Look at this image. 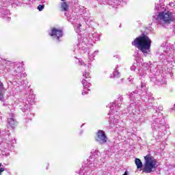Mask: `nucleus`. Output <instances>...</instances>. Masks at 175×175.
I'll list each match as a JSON object with an SVG mask.
<instances>
[{"mask_svg": "<svg viewBox=\"0 0 175 175\" xmlns=\"http://www.w3.org/2000/svg\"><path fill=\"white\" fill-rule=\"evenodd\" d=\"M5 172V168L1 167L0 168V175L1 174L2 172Z\"/></svg>", "mask_w": 175, "mask_h": 175, "instance_id": "nucleus-13", "label": "nucleus"}, {"mask_svg": "<svg viewBox=\"0 0 175 175\" xmlns=\"http://www.w3.org/2000/svg\"><path fill=\"white\" fill-rule=\"evenodd\" d=\"M145 163L143 168L144 173H152L158 168V161L151 154H147L144 157Z\"/></svg>", "mask_w": 175, "mask_h": 175, "instance_id": "nucleus-2", "label": "nucleus"}, {"mask_svg": "<svg viewBox=\"0 0 175 175\" xmlns=\"http://www.w3.org/2000/svg\"><path fill=\"white\" fill-rule=\"evenodd\" d=\"M49 36L56 38L57 40H59V38L64 36L62 28L57 29L56 27H52Z\"/></svg>", "mask_w": 175, "mask_h": 175, "instance_id": "nucleus-5", "label": "nucleus"}, {"mask_svg": "<svg viewBox=\"0 0 175 175\" xmlns=\"http://www.w3.org/2000/svg\"><path fill=\"white\" fill-rule=\"evenodd\" d=\"M95 140L96 142L100 143V144H105V143H107L109 138H107V136L103 130H99L96 133V137Z\"/></svg>", "mask_w": 175, "mask_h": 175, "instance_id": "nucleus-4", "label": "nucleus"}, {"mask_svg": "<svg viewBox=\"0 0 175 175\" xmlns=\"http://www.w3.org/2000/svg\"><path fill=\"white\" fill-rule=\"evenodd\" d=\"M1 166H2V163H0V167H1Z\"/></svg>", "mask_w": 175, "mask_h": 175, "instance_id": "nucleus-14", "label": "nucleus"}, {"mask_svg": "<svg viewBox=\"0 0 175 175\" xmlns=\"http://www.w3.org/2000/svg\"><path fill=\"white\" fill-rule=\"evenodd\" d=\"M157 20L160 21V24H162V21L163 24H171L173 23V14L169 11L167 12H159Z\"/></svg>", "mask_w": 175, "mask_h": 175, "instance_id": "nucleus-3", "label": "nucleus"}, {"mask_svg": "<svg viewBox=\"0 0 175 175\" xmlns=\"http://www.w3.org/2000/svg\"><path fill=\"white\" fill-rule=\"evenodd\" d=\"M135 163L137 166V169H142V167H143V163L140 159H135Z\"/></svg>", "mask_w": 175, "mask_h": 175, "instance_id": "nucleus-8", "label": "nucleus"}, {"mask_svg": "<svg viewBox=\"0 0 175 175\" xmlns=\"http://www.w3.org/2000/svg\"><path fill=\"white\" fill-rule=\"evenodd\" d=\"M62 1H65V0H62Z\"/></svg>", "mask_w": 175, "mask_h": 175, "instance_id": "nucleus-15", "label": "nucleus"}, {"mask_svg": "<svg viewBox=\"0 0 175 175\" xmlns=\"http://www.w3.org/2000/svg\"><path fill=\"white\" fill-rule=\"evenodd\" d=\"M151 39L147 35L142 34L132 41L131 44L144 54H148L151 49Z\"/></svg>", "mask_w": 175, "mask_h": 175, "instance_id": "nucleus-1", "label": "nucleus"}, {"mask_svg": "<svg viewBox=\"0 0 175 175\" xmlns=\"http://www.w3.org/2000/svg\"><path fill=\"white\" fill-rule=\"evenodd\" d=\"M5 86H3V83L0 81V100L3 102V92H5Z\"/></svg>", "mask_w": 175, "mask_h": 175, "instance_id": "nucleus-6", "label": "nucleus"}, {"mask_svg": "<svg viewBox=\"0 0 175 175\" xmlns=\"http://www.w3.org/2000/svg\"><path fill=\"white\" fill-rule=\"evenodd\" d=\"M82 84L85 88V90H88L90 91V89H88V85H90V83H88V81H86L85 79L82 80Z\"/></svg>", "mask_w": 175, "mask_h": 175, "instance_id": "nucleus-9", "label": "nucleus"}, {"mask_svg": "<svg viewBox=\"0 0 175 175\" xmlns=\"http://www.w3.org/2000/svg\"><path fill=\"white\" fill-rule=\"evenodd\" d=\"M83 77H85V79H90V72H85L83 74Z\"/></svg>", "mask_w": 175, "mask_h": 175, "instance_id": "nucleus-12", "label": "nucleus"}, {"mask_svg": "<svg viewBox=\"0 0 175 175\" xmlns=\"http://www.w3.org/2000/svg\"><path fill=\"white\" fill-rule=\"evenodd\" d=\"M62 12H68L69 10V5L66 2H62L61 4Z\"/></svg>", "mask_w": 175, "mask_h": 175, "instance_id": "nucleus-7", "label": "nucleus"}, {"mask_svg": "<svg viewBox=\"0 0 175 175\" xmlns=\"http://www.w3.org/2000/svg\"><path fill=\"white\" fill-rule=\"evenodd\" d=\"M8 124L10 125V126L13 127L14 124H16V122H14V119L13 118H8Z\"/></svg>", "mask_w": 175, "mask_h": 175, "instance_id": "nucleus-10", "label": "nucleus"}, {"mask_svg": "<svg viewBox=\"0 0 175 175\" xmlns=\"http://www.w3.org/2000/svg\"><path fill=\"white\" fill-rule=\"evenodd\" d=\"M43 9H44V5H39L38 6V10H39V12H42V10H43Z\"/></svg>", "mask_w": 175, "mask_h": 175, "instance_id": "nucleus-11", "label": "nucleus"}]
</instances>
